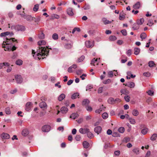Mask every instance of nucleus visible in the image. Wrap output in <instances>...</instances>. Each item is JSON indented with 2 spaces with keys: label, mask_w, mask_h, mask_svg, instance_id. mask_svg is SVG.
<instances>
[{
  "label": "nucleus",
  "mask_w": 157,
  "mask_h": 157,
  "mask_svg": "<svg viewBox=\"0 0 157 157\" xmlns=\"http://www.w3.org/2000/svg\"><path fill=\"white\" fill-rule=\"evenodd\" d=\"M157 137V134H153L151 137V140H155Z\"/></svg>",
  "instance_id": "2f4dec72"
},
{
  "label": "nucleus",
  "mask_w": 157,
  "mask_h": 157,
  "mask_svg": "<svg viewBox=\"0 0 157 157\" xmlns=\"http://www.w3.org/2000/svg\"><path fill=\"white\" fill-rule=\"evenodd\" d=\"M15 79L18 83H20L22 82V78L20 75H17L16 76Z\"/></svg>",
  "instance_id": "f8f14e48"
},
{
  "label": "nucleus",
  "mask_w": 157,
  "mask_h": 157,
  "mask_svg": "<svg viewBox=\"0 0 157 157\" xmlns=\"http://www.w3.org/2000/svg\"><path fill=\"white\" fill-rule=\"evenodd\" d=\"M49 50L48 49L45 47H39L38 49L37 50L36 52L34 50H32V53L34 56V54H36L37 56V58L39 60L42 58L43 59L45 57V56H47Z\"/></svg>",
  "instance_id": "f257e3e1"
},
{
  "label": "nucleus",
  "mask_w": 157,
  "mask_h": 157,
  "mask_svg": "<svg viewBox=\"0 0 157 157\" xmlns=\"http://www.w3.org/2000/svg\"><path fill=\"white\" fill-rule=\"evenodd\" d=\"M79 32L80 31V29L78 28H75L73 30L72 33H74L75 31Z\"/></svg>",
  "instance_id": "052dcab7"
},
{
  "label": "nucleus",
  "mask_w": 157,
  "mask_h": 157,
  "mask_svg": "<svg viewBox=\"0 0 157 157\" xmlns=\"http://www.w3.org/2000/svg\"><path fill=\"white\" fill-rule=\"evenodd\" d=\"M101 131V128L100 126H98L94 128V131L98 134L100 133Z\"/></svg>",
  "instance_id": "9b49d317"
},
{
  "label": "nucleus",
  "mask_w": 157,
  "mask_h": 157,
  "mask_svg": "<svg viewBox=\"0 0 157 157\" xmlns=\"http://www.w3.org/2000/svg\"><path fill=\"white\" fill-rule=\"evenodd\" d=\"M40 107L41 108L46 109L47 107L46 103L44 102H40L39 104Z\"/></svg>",
  "instance_id": "6e6552de"
},
{
  "label": "nucleus",
  "mask_w": 157,
  "mask_h": 157,
  "mask_svg": "<svg viewBox=\"0 0 157 157\" xmlns=\"http://www.w3.org/2000/svg\"><path fill=\"white\" fill-rule=\"evenodd\" d=\"M144 22V19L143 18L140 19L138 20L137 21V23L139 25H141Z\"/></svg>",
  "instance_id": "5701e85b"
},
{
  "label": "nucleus",
  "mask_w": 157,
  "mask_h": 157,
  "mask_svg": "<svg viewBox=\"0 0 157 157\" xmlns=\"http://www.w3.org/2000/svg\"><path fill=\"white\" fill-rule=\"evenodd\" d=\"M140 38L142 39V40L143 39H144L147 37V35L145 33H142L140 36Z\"/></svg>",
  "instance_id": "473e14b6"
},
{
  "label": "nucleus",
  "mask_w": 157,
  "mask_h": 157,
  "mask_svg": "<svg viewBox=\"0 0 157 157\" xmlns=\"http://www.w3.org/2000/svg\"><path fill=\"white\" fill-rule=\"evenodd\" d=\"M1 137L3 139H8L10 138V136L7 133H3L1 135Z\"/></svg>",
  "instance_id": "39448f33"
},
{
  "label": "nucleus",
  "mask_w": 157,
  "mask_h": 157,
  "mask_svg": "<svg viewBox=\"0 0 157 157\" xmlns=\"http://www.w3.org/2000/svg\"><path fill=\"white\" fill-rule=\"evenodd\" d=\"M140 6V4L139 2H136L133 6V8L135 10L139 9Z\"/></svg>",
  "instance_id": "4468645a"
},
{
  "label": "nucleus",
  "mask_w": 157,
  "mask_h": 157,
  "mask_svg": "<svg viewBox=\"0 0 157 157\" xmlns=\"http://www.w3.org/2000/svg\"><path fill=\"white\" fill-rule=\"evenodd\" d=\"M108 103L110 104H113L114 102V99L112 98H110L108 100Z\"/></svg>",
  "instance_id": "f704fd0d"
},
{
  "label": "nucleus",
  "mask_w": 157,
  "mask_h": 157,
  "mask_svg": "<svg viewBox=\"0 0 157 157\" xmlns=\"http://www.w3.org/2000/svg\"><path fill=\"white\" fill-rule=\"evenodd\" d=\"M16 29L18 30H21V31H24L25 30V27L22 25H17L16 27Z\"/></svg>",
  "instance_id": "ddd939ff"
},
{
  "label": "nucleus",
  "mask_w": 157,
  "mask_h": 157,
  "mask_svg": "<svg viewBox=\"0 0 157 157\" xmlns=\"http://www.w3.org/2000/svg\"><path fill=\"white\" fill-rule=\"evenodd\" d=\"M29 133V132L27 129H24L22 132V134L24 136H27Z\"/></svg>",
  "instance_id": "f3484780"
},
{
  "label": "nucleus",
  "mask_w": 157,
  "mask_h": 157,
  "mask_svg": "<svg viewBox=\"0 0 157 157\" xmlns=\"http://www.w3.org/2000/svg\"><path fill=\"white\" fill-rule=\"evenodd\" d=\"M147 93L149 95L152 96L154 94V92L151 90H149L147 92Z\"/></svg>",
  "instance_id": "6e6d98bb"
},
{
  "label": "nucleus",
  "mask_w": 157,
  "mask_h": 157,
  "mask_svg": "<svg viewBox=\"0 0 157 157\" xmlns=\"http://www.w3.org/2000/svg\"><path fill=\"white\" fill-rule=\"evenodd\" d=\"M86 109L87 111H92V108L90 106H87L86 107Z\"/></svg>",
  "instance_id": "774afa93"
},
{
  "label": "nucleus",
  "mask_w": 157,
  "mask_h": 157,
  "mask_svg": "<svg viewBox=\"0 0 157 157\" xmlns=\"http://www.w3.org/2000/svg\"><path fill=\"white\" fill-rule=\"evenodd\" d=\"M93 87L91 85H88L86 88V90H90Z\"/></svg>",
  "instance_id": "338daca9"
},
{
  "label": "nucleus",
  "mask_w": 157,
  "mask_h": 157,
  "mask_svg": "<svg viewBox=\"0 0 157 157\" xmlns=\"http://www.w3.org/2000/svg\"><path fill=\"white\" fill-rule=\"evenodd\" d=\"M5 112L7 114H9L10 113V111L9 107H7L5 109Z\"/></svg>",
  "instance_id": "603ef678"
},
{
  "label": "nucleus",
  "mask_w": 157,
  "mask_h": 157,
  "mask_svg": "<svg viewBox=\"0 0 157 157\" xmlns=\"http://www.w3.org/2000/svg\"><path fill=\"white\" fill-rule=\"evenodd\" d=\"M24 17L26 19L27 21H31L34 20V17H32L30 15H27L26 17Z\"/></svg>",
  "instance_id": "2eb2a0df"
},
{
  "label": "nucleus",
  "mask_w": 157,
  "mask_h": 157,
  "mask_svg": "<svg viewBox=\"0 0 157 157\" xmlns=\"http://www.w3.org/2000/svg\"><path fill=\"white\" fill-rule=\"evenodd\" d=\"M86 46L87 48H92L94 45L93 42L90 41H86L85 43Z\"/></svg>",
  "instance_id": "20e7f679"
},
{
  "label": "nucleus",
  "mask_w": 157,
  "mask_h": 157,
  "mask_svg": "<svg viewBox=\"0 0 157 157\" xmlns=\"http://www.w3.org/2000/svg\"><path fill=\"white\" fill-rule=\"evenodd\" d=\"M78 116V114L77 113H73L71 115L70 117L73 119H75Z\"/></svg>",
  "instance_id": "a211bd4d"
},
{
  "label": "nucleus",
  "mask_w": 157,
  "mask_h": 157,
  "mask_svg": "<svg viewBox=\"0 0 157 157\" xmlns=\"http://www.w3.org/2000/svg\"><path fill=\"white\" fill-rule=\"evenodd\" d=\"M130 97L128 95H126L124 97V99L127 102H129L130 101Z\"/></svg>",
  "instance_id": "5fc2aeb1"
},
{
  "label": "nucleus",
  "mask_w": 157,
  "mask_h": 157,
  "mask_svg": "<svg viewBox=\"0 0 157 157\" xmlns=\"http://www.w3.org/2000/svg\"><path fill=\"white\" fill-rule=\"evenodd\" d=\"M67 13L69 15L72 16L74 14L72 11V9L71 8H69L67 10Z\"/></svg>",
  "instance_id": "dca6fc26"
},
{
  "label": "nucleus",
  "mask_w": 157,
  "mask_h": 157,
  "mask_svg": "<svg viewBox=\"0 0 157 157\" xmlns=\"http://www.w3.org/2000/svg\"><path fill=\"white\" fill-rule=\"evenodd\" d=\"M90 103V101L87 99H85L83 100L82 102V104L83 105H87Z\"/></svg>",
  "instance_id": "4be33fe9"
},
{
  "label": "nucleus",
  "mask_w": 157,
  "mask_h": 157,
  "mask_svg": "<svg viewBox=\"0 0 157 157\" xmlns=\"http://www.w3.org/2000/svg\"><path fill=\"white\" fill-rule=\"evenodd\" d=\"M51 17L52 19H59V16L56 14H52Z\"/></svg>",
  "instance_id": "4c0bfd02"
},
{
  "label": "nucleus",
  "mask_w": 157,
  "mask_h": 157,
  "mask_svg": "<svg viewBox=\"0 0 157 157\" xmlns=\"http://www.w3.org/2000/svg\"><path fill=\"white\" fill-rule=\"evenodd\" d=\"M38 44L40 46L42 45H44L46 44V42L44 40H42L39 41L38 42Z\"/></svg>",
  "instance_id": "bb28decb"
},
{
  "label": "nucleus",
  "mask_w": 157,
  "mask_h": 157,
  "mask_svg": "<svg viewBox=\"0 0 157 157\" xmlns=\"http://www.w3.org/2000/svg\"><path fill=\"white\" fill-rule=\"evenodd\" d=\"M129 122L131 124H134L136 123L135 120L132 118L130 119Z\"/></svg>",
  "instance_id": "4d7b16f0"
},
{
  "label": "nucleus",
  "mask_w": 157,
  "mask_h": 157,
  "mask_svg": "<svg viewBox=\"0 0 157 157\" xmlns=\"http://www.w3.org/2000/svg\"><path fill=\"white\" fill-rule=\"evenodd\" d=\"M32 107L31 103L30 102H28L25 105V109L27 111L29 110Z\"/></svg>",
  "instance_id": "1a4fd4ad"
},
{
  "label": "nucleus",
  "mask_w": 157,
  "mask_h": 157,
  "mask_svg": "<svg viewBox=\"0 0 157 157\" xmlns=\"http://www.w3.org/2000/svg\"><path fill=\"white\" fill-rule=\"evenodd\" d=\"M79 96V94L76 93L73 94L71 96V98L72 99H74L78 98Z\"/></svg>",
  "instance_id": "cd10ccee"
},
{
  "label": "nucleus",
  "mask_w": 157,
  "mask_h": 157,
  "mask_svg": "<svg viewBox=\"0 0 157 157\" xmlns=\"http://www.w3.org/2000/svg\"><path fill=\"white\" fill-rule=\"evenodd\" d=\"M34 19L33 21H34L35 22H38L40 21V17H38L36 18L34 17Z\"/></svg>",
  "instance_id": "de8ad7c7"
},
{
  "label": "nucleus",
  "mask_w": 157,
  "mask_h": 157,
  "mask_svg": "<svg viewBox=\"0 0 157 157\" xmlns=\"http://www.w3.org/2000/svg\"><path fill=\"white\" fill-rule=\"evenodd\" d=\"M77 67V66L76 64H74L68 68V71L69 73H72L75 71Z\"/></svg>",
  "instance_id": "f03ea898"
},
{
  "label": "nucleus",
  "mask_w": 157,
  "mask_h": 157,
  "mask_svg": "<svg viewBox=\"0 0 157 157\" xmlns=\"http://www.w3.org/2000/svg\"><path fill=\"white\" fill-rule=\"evenodd\" d=\"M153 24L154 23L152 21L149 20L148 21V23L147 24V25L150 26H151L153 25Z\"/></svg>",
  "instance_id": "bf43d9fd"
},
{
  "label": "nucleus",
  "mask_w": 157,
  "mask_h": 157,
  "mask_svg": "<svg viewBox=\"0 0 157 157\" xmlns=\"http://www.w3.org/2000/svg\"><path fill=\"white\" fill-rule=\"evenodd\" d=\"M82 145L84 148H88L89 146V143L86 141H84L82 143Z\"/></svg>",
  "instance_id": "6ab92c4d"
},
{
  "label": "nucleus",
  "mask_w": 157,
  "mask_h": 157,
  "mask_svg": "<svg viewBox=\"0 0 157 157\" xmlns=\"http://www.w3.org/2000/svg\"><path fill=\"white\" fill-rule=\"evenodd\" d=\"M103 89V88L102 87H99L98 90V93L99 94L101 93L102 92Z\"/></svg>",
  "instance_id": "69168bd1"
},
{
  "label": "nucleus",
  "mask_w": 157,
  "mask_h": 157,
  "mask_svg": "<svg viewBox=\"0 0 157 157\" xmlns=\"http://www.w3.org/2000/svg\"><path fill=\"white\" fill-rule=\"evenodd\" d=\"M121 93L122 94H127L128 93V91L125 89H123L121 90Z\"/></svg>",
  "instance_id": "393cba45"
},
{
  "label": "nucleus",
  "mask_w": 157,
  "mask_h": 157,
  "mask_svg": "<svg viewBox=\"0 0 157 157\" xmlns=\"http://www.w3.org/2000/svg\"><path fill=\"white\" fill-rule=\"evenodd\" d=\"M75 139L77 141H80L81 139V136L80 135H77L76 136Z\"/></svg>",
  "instance_id": "e2e57ef3"
},
{
  "label": "nucleus",
  "mask_w": 157,
  "mask_h": 157,
  "mask_svg": "<svg viewBox=\"0 0 157 157\" xmlns=\"http://www.w3.org/2000/svg\"><path fill=\"white\" fill-rule=\"evenodd\" d=\"M123 43V41L122 40H118L117 42V44L119 45H121Z\"/></svg>",
  "instance_id": "680f3d73"
},
{
  "label": "nucleus",
  "mask_w": 157,
  "mask_h": 157,
  "mask_svg": "<svg viewBox=\"0 0 157 157\" xmlns=\"http://www.w3.org/2000/svg\"><path fill=\"white\" fill-rule=\"evenodd\" d=\"M111 82V80L110 79H108L107 80H105L103 82L105 84H108Z\"/></svg>",
  "instance_id": "0e129e2a"
},
{
  "label": "nucleus",
  "mask_w": 157,
  "mask_h": 157,
  "mask_svg": "<svg viewBox=\"0 0 157 157\" xmlns=\"http://www.w3.org/2000/svg\"><path fill=\"white\" fill-rule=\"evenodd\" d=\"M85 57L84 56H82L79 59H78V62H80L82 61L84 59Z\"/></svg>",
  "instance_id": "3c124183"
},
{
  "label": "nucleus",
  "mask_w": 157,
  "mask_h": 157,
  "mask_svg": "<svg viewBox=\"0 0 157 157\" xmlns=\"http://www.w3.org/2000/svg\"><path fill=\"white\" fill-rule=\"evenodd\" d=\"M135 86V84L133 82H130L128 84V87H130L131 88H133Z\"/></svg>",
  "instance_id": "a18cd8bd"
},
{
  "label": "nucleus",
  "mask_w": 157,
  "mask_h": 157,
  "mask_svg": "<svg viewBox=\"0 0 157 157\" xmlns=\"http://www.w3.org/2000/svg\"><path fill=\"white\" fill-rule=\"evenodd\" d=\"M65 97V95L63 94H61L58 98V100L59 101H61Z\"/></svg>",
  "instance_id": "aec40b11"
},
{
  "label": "nucleus",
  "mask_w": 157,
  "mask_h": 157,
  "mask_svg": "<svg viewBox=\"0 0 157 157\" xmlns=\"http://www.w3.org/2000/svg\"><path fill=\"white\" fill-rule=\"evenodd\" d=\"M82 73V70L81 69H78L76 73L78 75H81Z\"/></svg>",
  "instance_id": "13d9d810"
},
{
  "label": "nucleus",
  "mask_w": 157,
  "mask_h": 157,
  "mask_svg": "<svg viewBox=\"0 0 157 157\" xmlns=\"http://www.w3.org/2000/svg\"><path fill=\"white\" fill-rule=\"evenodd\" d=\"M11 39H7L6 40V41H4L2 45H10V41Z\"/></svg>",
  "instance_id": "b1692460"
},
{
  "label": "nucleus",
  "mask_w": 157,
  "mask_h": 157,
  "mask_svg": "<svg viewBox=\"0 0 157 157\" xmlns=\"http://www.w3.org/2000/svg\"><path fill=\"white\" fill-rule=\"evenodd\" d=\"M38 37L40 39H43L44 37V35L43 33H41L39 34Z\"/></svg>",
  "instance_id": "8fccbe9b"
},
{
  "label": "nucleus",
  "mask_w": 157,
  "mask_h": 157,
  "mask_svg": "<svg viewBox=\"0 0 157 157\" xmlns=\"http://www.w3.org/2000/svg\"><path fill=\"white\" fill-rule=\"evenodd\" d=\"M89 129L87 128H80L79 130V132L82 134L87 133L89 131Z\"/></svg>",
  "instance_id": "0eeeda50"
},
{
  "label": "nucleus",
  "mask_w": 157,
  "mask_h": 157,
  "mask_svg": "<svg viewBox=\"0 0 157 157\" xmlns=\"http://www.w3.org/2000/svg\"><path fill=\"white\" fill-rule=\"evenodd\" d=\"M2 47L4 48L5 51H10L11 50V47L10 45H2Z\"/></svg>",
  "instance_id": "9d476101"
},
{
  "label": "nucleus",
  "mask_w": 157,
  "mask_h": 157,
  "mask_svg": "<svg viewBox=\"0 0 157 157\" xmlns=\"http://www.w3.org/2000/svg\"><path fill=\"white\" fill-rule=\"evenodd\" d=\"M118 131L120 133H123L124 131V128L123 127H121L118 129Z\"/></svg>",
  "instance_id": "49530a36"
},
{
  "label": "nucleus",
  "mask_w": 157,
  "mask_h": 157,
  "mask_svg": "<svg viewBox=\"0 0 157 157\" xmlns=\"http://www.w3.org/2000/svg\"><path fill=\"white\" fill-rule=\"evenodd\" d=\"M139 25L137 24H134L132 27L133 29L134 30H136L139 29Z\"/></svg>",
  "instance_id": "58836bf2"
},
{
  "label": "nucleus",
  "mask_w": 157,
  "mask_h": 157,
  "mask_svg": "<svg viewBox=\"0 0 157 157\" xmlns=\"http://www.w3.org/2000/svg\"><path fill=\"white\" fill-rule=\"evenodd\" d=\"M149 66L150 67H152L155 65V64L154 62L153 61H150L148 63Z\"/></svg>",
  "instance_id": "864d4df0"
},
{
  "label": "nucleus",
  "mask_w": 157,
  "mask_h": 157,
  "mask_svg": "<svg viewBox=\"0 0 157 157\" xmlns=\"http://www.w3.org/2000/svg\"><path fill=\"white\" fill-rule=\"evenodd\" d=\"M10 34V32H6L4 33H2L0 34V36L1 37L5 36L6 35H8Z\"/></svg>",
  "instance_id": "a19ab883"
},
{
  "label": "nucleus",
  "mask_w": 157,
  "mask_h": 157,
  "mask_svg": "<svg viewBox=\"0 0 157 157\" xmlns=\"http://www.w3.org/2000/svg\"><path fill=\"white\" fill-rule=\"evenodd\" d=\"M99 62L98 59L94 58L91 61V64L94 66L97 65L98 64Z\"/></svg>",
  "instance_id": "423d86ee"
},
{
  "label": "nucleus",
  "mask_w": 157,
  "mask_h": 157,
  "mask_svg": "<svg viewBox=\"0 0 157 157\" xmlns=\"http://www.w3.org/2000/svg\"><path fill=\"white\" fill-rule=\"evenodd\" d=\"M67 111V108L65 107H62L61 109V112L62 113H66Z\"/></svg>",
  "instance_id": "412c9836"
},
{
  "label": "nucleus",
  "mask_w": 157,
  "mask_h": 157,
  "mask_svg": "<svg viewBox=\"0 0 157 157\" xmlns=\"http://www.w3.org/2000/svg\"><path fill=\"white\" fill-rule=\"evenodd\" d=\"M50 129V127L49 125H45L43 126L42 128V131L44 132H48Z\"/></svg>",
  "instance_id": "7ed1b4c3"
},
{
  "label": "nucleus",
  "mask_w": 157,
  "mask_h": 157,
  "mask_svg": "<svg viewBox=\"0 0 157 157\" xmlns=\"http://www.w3.org/2000/svg\"><path fill=\"white\" fill-rule=\"evenodd\" d=\"M115 72V71H110L108 72V75L109 77H111L113 76L114 72Z\"/></svg>",
  "instance_id": "09e8293b"
},
{
  "label": "nucleus",
  "mask_w": 157,
  "mask_h": 157,
  "mask_svg": "<svg viewBox=\"0 0 157 157\" xmlns=\"http://www.w3.org/2000/svg\"><path fill=\"white\" fill-rule=\"evenodd\" d=\"M121 32L122 34V35L124 36H125L127 35V32L126 30L125 29H123L121 31Z\"/></svg>",
  "instance_id": "c03bdc74"
},
{
  "label": "nucleus",
  "mask_w": 157,
  "mask_h": 157,
  "mask_svg": "<svg viewBox=\"0 0 157 157\" xmlns=\"http://www.w3.org/2000/svg\"><path fill=\"white\" fill-rule=\"evenodd\" d=\"M134 51V54L136 55H137L140 52V49L139 48H135Z\"/></svg>",
  "instance_id": "c9c22d12"
},
{
  "label": "nucleus",
  "mask_w": 157,
  "mask_h": 157,
  "mask_svg": "<svg viewBox=\"0 0 157 157\" xmlns=\"http://www.w3.org/2000/svg\"><path fill=\"white\" fill-rule=\"evenodd\" d=\"M132 114L134 116H136L139 114V112L137 110L134 109L133 111Z\"/></svg>",
  "instance_id": "72a5a7b5"
},
{
  "label": "nucleus",
  "mask_w": 157,
  "mask_h": 157,
  "mask_svg": "<svg viewBox=\"0 0 157 157\" xmlns=\"http://www.w3.org/2000/svg\"><path fill=\"white\" fill-rule=\"evenodd\" d=\"M102 116L103 119H106L108 117V115L106 113H104L102 114Z\"/></svg>",
  "instance_id": "79ce46f5"
},
{
  "label": "nucleus",
  "mask_w": 157,
  "mask_h": 157,
  "mask_svg": "<svg viewBox=\"0 0 157 157\" xmlns=\"http://www.w3.org/2000/svg\"><path fill=\"white\" fill-rule=\"evenodd\" d=\"M148 131V129L147 128H146L142 130L141 132L143 134L145 135L147 133Z\"/></svg>",
  "instance_id": "e433bc0d"
},
{
  "label": "nucleus",
  "mask_w": 157,
  "mask_h": 157,
  "mask_svg": "<svg viewBox=\"0 0 157 157\" xmlns=\"http://www.w3.org/2000/svg\"><path fill=\"white\" fill-rule=\"evenodd\" d=\"M88 137L90 138H92L94 137L93 135L90 132L89 129V131L87 132Z\"/></svg>",
  "instance_id": "7c9ffc66"
},
{
  "label": "nucleus",
  "mask_w": 157,
  "mask_h": 157,
  "mask_svg": "<svg viewBox=\"0 0 157 157\" xmlns=\"http://www.w3.org/2000/svg\"><path fill=\"white\" fill-rule=\"evenodd\" d=\"M52 37L53 39L56 40L58 38V36L56 33H54L52 35Z\"/></svg>",
  "instance_id": "37998d69"
},
{
  "label": "nucleus",
  "mask_w": 157,
  "mask_h": 157,
  "mask_svg": "<svg viewBox=\"0 0 157 157\" xmlns=\"http://www.w3.org/2000/svg\"><path fill=\"white\" fill-rule=\"evenodd\" d=\"M22 63L23 61L22 60L18 59L16 61V63L17 65H21L22 64Z\"/></svg>",
  "instance_id": "ea45409f"
},
{
  "label": "nucleus",
  "mask_w": 157,
  "mask_h": 157,
  "mask_svg": "<svg viewBox=\"0 0 157 157\" xmlns=\"http://www.w3.org/2000/svg\"><path fill=\"white\" fill-rule=\"evenodd\" d=\"M117 39V37L114 36H111L109 37V40L111 41H115Z\"/></svg>",
  "instance_id": "c756f323"
},
{
  "label": "nucleus",
  "mask_w": 157,
  "mask_h": 157,
  "mask_svg": "<svg viewBox=\"0 0 157 157\" xmlns=\"http://www.w3.org/2000/svg\"><path fill=\"white\" fill-rule=\"evenodd\" d=\"M39 8V5L38 4H36L34 5V7L33 9V10L35 12H37Z\"/></svg>",
  "instance_id": "c85d7f7f"
},
{
  "label": "nucleus",
  "mask_w": 157,
  "mask_h": 157,
  "mask_svg": "<svg viewBox=\"0 0 157 157\" xmlns=\"http://www.w3.org/2000/svg\"><path fill=\"white\" fill-rule=\"evenodd\" d=\"M102 21L103 22L104 24L106 25L107 24H109L111 23V21H110L107 20L106 18H103L102 19Z\"/></svg>",
  "instance_id": "a878e982"
}]
</instances>
